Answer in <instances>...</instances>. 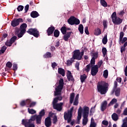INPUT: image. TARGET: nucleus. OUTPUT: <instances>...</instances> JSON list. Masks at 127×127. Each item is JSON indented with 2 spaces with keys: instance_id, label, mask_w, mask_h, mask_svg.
<instances>
[{
  "instance_id": "1",
  "label": "nucleus",
  "mask_w": 127,
  "mask_h": 127,
  "mask_svg": "<svg viewBox=\"0 0 127 127\" xmlns=\"http://www.w3.org/2000/svg\"><path fill=\"white\" fill-rule=\"evenodd\" d=\"M55 97L54 98L52 105L53 107L54 110H56L58 112H61L62 111V107L63 106V103L60 102V103H58V101H62L63 97H62V95H57L55 96Z\"/></svg>"
},
{
  "instance_id": "2",
  "label": "nucleus",
  "mask_w": 127,
  "mask_h": 127,
  "mask_svg": "<svg viewBox=\"0 0 127 127\" xmlns=\"http://www.w3.org/2000/svg\"><path fill=\"white\" fill-rule=\"evenodd\" d=\"M109 83L106 82L105 81L99 82L97 84L98 92L101 95L107 94V92L109 90Z\"/></svg>"
},
{
  "instance_id": "3",
  "label": "nucleus",
  "mask_w": 127,
  "mask_h": 127,
  "mask_svg": "<svg viewBox=\"0 0 127 127\" xmlns=\"http://www.w3.org/2000/svg\"><path fill=\"white\" fill-rule=\"evenodd\" d=\"M64 86V79L61 78L59 80V85L56 88V91L54 92V96H57V95H61V92Z\"/></svg>"
},
{
  "instance_id": "4",
  "label": "nucleus",
  "mask_w": 127,
  "mask_h": 127,
  "mask_svg": "<svg viewBox=\"0 0 127 127\" xmlns=\"http://www.w3.org/2000/svg\"><path fill=\"white\" fill-rule=\"evenodd\" d=\"M113 23L115 25H120L123 22V19L117 16V12H114L111 15Z\"/></svg>"
},
{
  "instance_id": "5",
  "label": "nucleus",
  "mask_w": 127,
  "mask_h": 127,
  "mask_svg": "<svg viewBox=\"0 0 127 127\" xmlns=\"http://www.w3.org/2000/svg\"><path fill=\"white\" fill-rule=\"evenodd\" d=\"M73 53L72 58L74 60H81L84 56V51L80 52V50H75Z\"/></svg>"
},
{
  "instance_id": "6",
  "label": "nucleus",
  "mask_w": 127,
  "mask_h": 127,
  "mask_svg": "<svg viewBox=\"0 0 127 127\" xmlns=\"http://www.w3.org/2000/svg\"><path fill=\"white\" fill-rule=\"evenodd\" d=\"M74 110V107H72L69 110H68L67 112H64V118L65 121H67L68 124L72 121V113Z\"/></svg>"
},
{
  "instance_id": "7",
  "label": "nucleus",
  "mask_w": 127,
  "mask_h": 127,
  "mask_svg": "<svg viewBox=\"0 0 127 127\" xmlns=\"http://www.w3.org/2000/svg\"><path fill=\"white\" fill-rule=\"evenodd\" d=\"M27 33L30 34V35H33L34 37L38 38L39 37V31L36 28H30L27 31Z\"/></svg>"
},
{
  "instance_id": "8",
  "label": "nucleus",
  "mask_w": 127,
  "mask_h": 127,
  "mask_svg": "<svg viewBox=\"0 0 127 127\" xmlns=\"http://www.w3.org/2000/svg\"><path fill=\"white\" fill-rule=\"evenodd\" d=\"M21 22H23V19L21 18H19L18 19L15 18L11 21V25L12 27H16V26L19 25V23Z\"/></svg>"
},
{
  "instance_id": "9",
  "label": "nucleus",
  "mask_w": 127,
  "mask_h": 127,
  "mask_svg": "<svg viewBox=\"0 0 127 127\" xmlns=\"http://www.w3.org/2000/svg\"><path fill=\"white\" fill-rule=\"evenodd\" d=\"M22 125L25 127H35L34 122H31L30 121H27L24 119L22 120Z\"/></svg>"
},
{
  "instance_id": "10",
  "label": "nucleus",
  "mask_w": 127,
  "mask_h": 127,
  "mask_svg": "<svg viewBox=\"0 0 127 127\" xmlns=\"http://www.w3.org/2000/svg\"><path fill=\"white\" fill-rule=\"evenodd\" d=\"M49 115V116L45 119V125L46 127H50L52 124V123L51 122V118L50 117L52 116V114L50 113Z\"/></svg>"
},
{
  "instance_id": "11",
  "label": "nucleus",
  "mask_w": 127,
  "mask_h": 127,
  "mask_svg": "<svg viewBox=\"0 0 127 127\" xmlns=\"http://www.w3.org/2000/svg\"><path fill=\"white\" fill-rule=\"evenodd\" d=\"M99 72V68L98 65H93L91 66V74L92 76H96L97 73Z\"/></svg>"
},
{
  "instance_id": "12",
  "label": "nucleus",
  "mask_w": 127,
  "mask_h": 127,
  "mask_svg": "<svg viewBox=\"0 0 127 127\" xmlns=\"http://www.w3.org/2000/svg\"><path fill=\"white\" fill-rule=\"evenodd\" d=\"M108 108V102L107 101H104L102 103L100 107L101 112H105Z\"/></svg>"
},
{
  "instance_id": "13",
  "label": "nucleus",
  "mask_w": 127,
  "mask_h": 127,
  "mask_svg": "<svg viewBox=\"0 0 127 127\" xmlns=\"http://www.w3.org/2000/svg\"><path fill=\"white\" fill-rule=\"evenodd\" d=\"M89 111H90L89 107H84L83 110V117H89Z\"/></svg>"
},
{
  "instance_id": "14",
  "label": "nucleus",
  "mask_w": 127,
  "mask_h": 127,
  "mask_svg": "<svg viewBox=\"0 0 127 127\" xmlns=\"http://www.w3.org/2000/svg\"><path fill=\"white\" fill-rule=\"evenodd\" d=\"M82 118V108L81 107L79 108L78 110V116H77V122L76 124L79 125L80 124V120Z\"/></svg>"
},
{
  "instance_id": "15",
  "label": "nucleus",
  "mask_w": 127,
  "mask_h": 127,
  "mask_svg": "<svg viewBox=\"0 0 127 127\" xmlns=\"http://www.w3.org/2000/svg\"><path fill=\"white\" fill-rule=\"evenodd\" d=\"M54 30H55V27H54V26H51L49 27L47 30V33L48 36H50L51 34H53Z\"/></svg>"
},
{
  "instance_id": "16",
  "label": "nucleus",
  "mask_w": 127,
  "mask_h": 127,
  "mask_svg": "<svg viewBox=\"0 0 127 127\" xmlns=\"http://www.w3.org/2000/svg\"><path fill=\"white\" fill-rule=\"evenodd\" d=\"M66 76L68 81H74V78L73 77V75H72L71 71L67 70Z\"/></svg>"
},
{
  "instance_id": "17",
  "label": "nucleus",
  "mask_w": 127,
  "mask_h": 127,
  "mask_svg": "<svg viewBox=\"0 0 127 127\" xmlns=\"http://www.w3.org/2000/svg\"><path fill=\"white\" fill-rule=\"evenodd\" d=\"M113 127H118L117 124H114L113 126ZM121 127H127V117L125 118L123 120V123Z\"/></svg>"
},
{
  "instance_id": "18",
  "label": "nucleus",
  "mask_w": 127,
  "mask_h": 127,
  "mask_svg": "<svg viewBox=\"0 0 127 127\" xmlns=\"http://www.w3.org/2000/svg\"><path fill=\"white\" fill-rule=\"evenodd\" d=\"M71 33L72 32H69L64 34V36L63 38L64 41H68V40L70 38V36H71Z\"/></svg>"
},
{
  "instance_id": "19",
  "label": "nucleus",
  "mask_w": 127,
  "mask_h": 127,
  "mask_svg": "<svg viewBox=\"0 0 127 127\" xmlns=\"http://www.w3.org/2000/svg\"><path fill=\"white\" fill-rule=\"evenodd\" d=\"M27 28V24L26 23H23L20 26L19 30H21L24 32H26V28Z\"/></svg>"
},
{
  "instance_id": "20",
  "label": "nucleus",
  "mask_w": 127,
  "mask_h": 127,
  "mask_svg": "<svg viewBox=\"0 0 127 127\" xmlns=\"http://www.w3.org/2000/svg\"><path fill=\"white\" fill-rule=\"evenodd\" d=\"M30 15L31 17H33V18H36V17H38V16H39V13H38L36 11H33L31 12Z\"/></svg>"
},
{
  "instance_id": "21",
  "label": "nucleus",
  "mask_w": 127,
  "mask_h": 127,
  "mask_svg": "<svg viewBox=\"0 0 127 127\" xmlns=\"http://www.w3.org/2000/svg\"><path fill=\"white\" fill-rule=\"evenodd\" d=\"M17 32V36L18 38H21V37H22V36H23L25 34V32H23V31H21V30H18Z\"/></svg>"
},
{
  "instance_id": "22",
  "label": "nucleus",
  "mask_w": 127,
  "mask_h": 127,
  "mask_svg": "<svg viewBox=\"0 0 127 127\" xmlns=\"http://www.w3.org/2000/svg\"><path fill=\"white\" fill-rule=\"evenodd\" d=\"M94 34L96 36H99V35H101V34H102V31H101V29L99 28L95 29Z\"/></svg>"
},
{
  "instance_id": "23",
  "label": "nucleus",
  "mask_w": 127,
  "mask_h": 127,
  "mask_svg": "<svg viewBox=\"0 0 127 127\" xmlns=\"http://www.w3.org/2000/svg\"><path fill=\"white\" fill-rule=\"evenodd\" d=\"M79 104V94H77L75 98L74 99V101L73 102V106H78Z\"/></svg>"
},
{
  "instance_id": "24",
  "label": "nucleus",
  "mask_w": 127,
  "mask_h": 127,
  "mask_svg": "<svg viewBox=\"0 0 127 127\" xmlns=\"http://www.w3.org/2000/svg\"><path fill=\"white\" fill-rule=\"evenodd\" d=\"M112 119L114 122H117L119 120V115L116 113L112 115Z\"/></svg>"
},
{
  "instance_id": "25",
  "label": "nucleus",
  "mask_w": 127,
  "mask_h": 127,
  "mask_svg": "<svg viewBox=\"0 0 127 127\" xmlns=\"http://www.w3.org/2000/svg\"><path fill=\"white\" fill-rule=\"evenodd\" d=\"M58 73L60 74V75H62L63 77L65 76V70L61 67L58 68Z\"/></svg>"
},
{
  "instance_id": "26",
  "label": "nucleus",
  "mask_w": 127,
  "mask_h": 127,
  "mask_svg": "<svg viewBox=\"0 0 127 127\" xmlns=\"http://www.w3.org/2000/svg\"><path fill=\"white\" fill-rule=\"evenodd\" d=\"M74 19H75V17L71 16L67 20V22L69 23V24H70V25H74Z\"/></svg>"
},
{
  "instance_id": "27",
  "label": "nucleus",
  "mask_w": 127,
  "mask_h": 127,
  "mask_svg": "<svg viewBox=\"0 0 127 127\" xmlns=\"http://www.w3.org/2000/svg\"><path fill=\"white\" fill-rule=\"evenodd\" d=\"M41 120H42V117L39 115H36V124L37 125H40L41 124Z\"/></svg>"
},
{
  "instance_id": "28",
  "label": "nucleus",
  "mask_w": 127,
  "mask_h": 127,
  "mask_svg": "<svg viewBox=\"0 0 127 127\" xmlns=\"http://www.w3.org/2000/svg\"><path fill=\"white\" fill-rule=\"evenodd\" d=\"M74 98H75V93H71L69 97L70 104H73V102H74Z\"/></svg>"
},
{
  "instance_id": "29",
  "label": "nucleus",
  "mask_w": 127,
  "mask_h": 127,
  "mask_svg": "<svg viewBox=\"0 0 127 127\" xmlns=\"http://www.w3.org/2000/svg\"><path fill=\"white\" fill-rule=\"evenodd\" d=\"M74 60L75 59H74L72 57L70 60H68L66 61V64L67 65V66H71L73 62H74Z\"/></svg>"
},
{
  "instance_id": "30",
  "label": "nucleus",
  "mask_w": 127,
  "mask_h": 127,
  "mask_svg": "<svg viewBox=\"0 0 127 127\" xmlns=\"http://www.w3.org/2000/svg\"><path fill=\"white\" fill-rule=\"evenodd\" d=\"M88 116H83L82 125L83 126H86L88 124Z\"/></svg>"
},
{
  "instance_id": "31",
  "label": "nucleus",
  "mask_w": 127,
  "mask_h": 127,
  "mask_svg": "<svg viewBox=\"0 0 127 127\" xmlns=\"http://www.w3.org/2000/svg\"><path fill=\"white\" fill-rule=\"evenodd\" d=\"M118 102V100L116 98H113L109 103V104H108V106L110 107L111 106H113V105H114V104H116L117 102Z\"/></svg>"
},
{
  "instance_id": "32",
  "label": "nucleus",
  "mask_w": 127,
  "mask_h": 127,
  "mask_svg": "<svg viewBox=\"0 0 127 127\" xmlns=\"http://www.w3.org/2000/svg\"><path fill=\"white\" fill-rule=\"evenodd\" d=\"M78 31L81 34H83L84 33V27L82 24H79L78 26Z\"/></svg>"
},
{
  "instance_id": "33",
  "label": "nucleus",
  "mask_w": 127,
  "mask_h": 127,
  "mask_svg": "<svg viewBox=\"0 0 127 127\" xmlns=\"http://www.w3.org/2000/svg\"><path fill=\"white\" fill-rule=\"evenodd\" d=\"M87 79V75L85 74L80 75V81L81 83L85 82V80Z\"/></svg>"
},
{
  "instance_id": "34",
  "label": "nucleus",
  "mask_w": 127,
  "mask_h": 127,
  "mask_svg": "<svg viewBox=\"0 0 127 127\" xmlns=\"http://www.w3.org/2000/svg\"><path fill=\"white\" fill-rule=\"evenodd\" d=\"M44 58H51L52 57L51 53L50 52H47L43 56Z\"/></svg>"
},
{
  "instance_id": "35",
  "label": "nucleus",
  "mask_w": 127,
  "mask_h": 127,
  "mask_svg": "<svg viewBox=\"0 0 127 127\" xmlns=\"http://www.w3.org/2000/svg\"><path fill=\"white\" fill-rule=\"evenodd\" d=\"M61 31L63 34H66L67 32V28L65 26H63L61 29Z\"/></svg>"
},
{
  "instance_id": "36",
  "label": "nucleus",
  "mask_w": 127,
  "mask_h": 127,
  "mask_svg": "<svg viewBox=\"0 0 127 127\" xmlns=\"http://www.w3.org/2000/svg\"><path fill=\"white\" fill-rule=\"evenodd\" d=\"M109 76V71L108 69H106L103 71V77L107 79Z\"/></svg>"
},
{
  "instance_id": "37",
  "label": "nucleus",
  "mask_w": 127,
  "mask_h": 127,
  "mask_svg": "<svg viewBox=\"0 0 127 127\" xmlns=\"http://www.w3.org/2000/svg\"><path fill=\"white\" fill-rule=\"evenodd\" d=\"M59 35H60V32L59 30L56 29L54 32V36L55 37H59Z\"/></svg>"
},
{
  "instance_id": "38",
  "label": "nucleus",
  "mask_w": 127,
  "mask_h": 127,
  "mask_svg": "<svg viewBox=\"0 0 127 127\" xmlns=\"http://www.w3.org/2000/svg\"><path fill=\"white\" fill-rule=\"evenodd\" d=\"M100 3L101 5H102V6H104V7H107V6H108V3H107V2H106L105 0H101L100 1Z\"/></svg>"
},
{
  "instance_id": "39",
  "label": "nucleus",
  "mask_w": 127,
  "mask_h": 127,
  "mask_svg": "<svg viewBox=\"0 0 127 127\" xmlns=\"http://www.w3.org/2000/svg\"><path fill=\"white\" fill-rule=\"evenodd\" d=\"M107 42H108V38L107 35H105L104 37L102 39V43L104 45L107 44Z\"/></svg>"
},
{
  "instance_id": "40",
  "label": "nucleus",
  "mask_w": 127,
  "mask_h": 127,
  "mask_svg": "<svg viewBox=\"0 0 127 127\" xmlns=\"http://www.w3.org/2000/svg\"><path fill=\"white\" fill-rule=\"evenodd\" d=\"M28 112L29 114H30L31 115H34V114H36V111L34 110V109L28 108Z\"/></svg>"
},
{
  "instance_id": "41",
  "label": "nucleus",
  "mask_w": 127,
  "mask_h": 127,
  "mask_svg": "<svg viewBox=\"0 0 127 127\" xmlns=\"http://www.w3.org/2000/svg\"><path fill=\"white\" fill-rule=\"evenodd\" d=\"M36 116L37 115L32 116L31 118L28 121L34 123V121L36 120Z\"/></svg>"
},
{
  "instance_id": "42",
  "label": "nucleus",
  "mask_w": 127,
  "mask_h": 127,
  "mask_svg": "<svg viewBox=\"0 0 127 127\" xmlns=\"http://www.w3.org/2000/svg\"><path fill=\"white\" fill-rule=\"evenodd\" d=\"M96 59H93L92 58L91 60V61H90V63L89 64L92 67L93 66H95V63L96 62Z\"/></svg>"
},
{
  "instance_id": "43",
  "label": "nucleus",
  "mask_w": 127,
  "mask_h": 127,
  "mask_svg": "<svg viewBox=\"0 0 127 127\" xmlns=\"http://www.w3.org/2000/svg\"><path fill=\"white\" fill-rule=\"evenodd\" d=\"M74 24H75L76 25L80 24V20L76 17H74V20L73 21V25Z\"/></svg>"
},
{
  "instance_id": "44",
  "label": "nucleus",
  "mask_w": 127,
  "mask_h": 127,
  "mask_svg": "<svg viewBox=\"0 0 127 127\" xmlns=\"http://www.w3.org/2000/svg\"><path fill=\"white\" fill-rule=\"evenodd\" d=\"M121 93V88H117L115 90V95L117 97H119L120 96V94Z\"/></svg>"
},
{
  "instance_id": "45",
  "label": "nucleus",
  "mask_w": 127,
  "mask_h": 127,
  "mask_svg": "<svg viewBox=\"0 0 127 127\" xmlns=\"http://www.w3.org/2000/svg\"><path fill=\"white\" fill-rule=\"evenodd\" d=\"M92 54V59H97L98 58V52L93 53Z\"/></svg>"
},
{
  "instance_id": "46",
  "label": "nucleus",
  "mask_w": 127,
  "mask_h": 127,
  "mask_svg": "<svg viewBox=\"0 0 127 127\" xmlns=\"http://www.w3.org/2000/svg\"><path fill=\"white\" fill-rule=\"evenodd\" d=\"M91 67L92 68V66L89 64H88L86 65V67L84 70L86 71L87 73H89V72H90V69Z\"/></svg>"
},
{
  "instance_id": "47",
  "label": "nucleus",
  "mask_w": 127,
  "mask_h": 127,
  "mask_svg": "<svg viewBox=\"0 0 127 127\" xmlns=\"http://www.w3.org/2000/svg\"><path fill=\"white\" fill-rule=\"evenodd\" d=\"M103 24L104 28L105 29L108 28V21L106 20H104L103 21Z\"/></svg>"
},
{
  "instance_id": "48",
  "label": "nucleus",
  "mask_w": 127,
  "mask_h": 127,
  "mask_svg": "<svg viewBox=\"0 0 127 127\" xmlns=\"http://www.w3.org/2000/svg\"><path fill=\"white\" fill-rule=\"evenodd\" d=\"M124 36H125V33L124 32H121L120 33L119 41H122L123 38H124Z\"/></svg>"
},
{
  "instance_id": "49",
  "label": "nucleus",
  "mask_w": 127,
  "mask_h": 127,
  "mask_svg": "<svg viewBox=\"0 0 127 127\" xmlns=\"http://www.w3.org/2000/svg\"><path fill=\"white\" fill-rule=\"evenodd\" d=\"M102 51L103 57H106V55L107 54V48H103Z\"/></svg>"
},
{
  "instance_id": "50",
  "label": "nucleus",
  "mask_w": 127,
  "mask_h": 127,
  "mask_svg": "<svg viewBox=\"0 0 127 127\" xmlns=\"http://www.w3.org/2000/svg\"><path fill=\"white\" fill-rule=\"evenodd\" d=\"M17 39V37L16 36H13L10 40V41L11 42V43H14V42H15V40Z\"/></svg>"
},
{
  "instance_id": "51",
  "label": "nucleus",
  "mask_w": 127,
  "mask_h": 127,
  "mask_svg": "<svg viewBox=\"0 0 127 127\" xmlns=\"http://www.w3.org/2000/svg\"><path fill=\"white\" fill-rule=\"evenodd\" d=\"M23 8H24V7L21 5H19L17 7L18 11H22V10H23Z\"/></svg>"
},
{
  "instance_id": "52",
  "label": "nucleus",
  "mask_w": 127,
  "mask_h": 127,
  "mask_svg": "<svg viewBox=\"0 0 127 127\" xmlns=\"http://www.w3.org/2000/svg\"><path fill=\"white\" fill-rule=\"evenodd\" d=\"M6 66L7 68H9V69H10V68H11V67H12V64L11 63H10V62H8L6 64Z\"/></svg>"
},
{
  "instance_id": "53",
  "label": "nucleus",
  "mask_w": 127,
  "mask_h": 127,
  "mask_svg": "<svg viewBox=\"0 0 127 127\" xmlns=\"http://www.w3.org/2000/svg\"><path fill=\"white\" fill-rule=\"evenodd\" d=\"M5 44L6 46H9V47H10V46L12 45V44L11 43V42L10 41V40L6 41Z\"/></svg>"
},
{
  "instance_id": "54",
  "label": "nucleus",
  "mask_w": 127,
  "mask_h": 127,
  "mask_svg": "<svg viewBox=\"0 0 127 127\" xmlns=\"http://www.w3.org/2000/svg\"><path fill=\"white\" fill-rule=\"evenodd\" d=\"M45 115V110H44V109L42 110L41 112L39 113V116H40L41 117H42Z\"/></svg>"
},
{
  "instance_id": "55",
  "label": "nucleus",
  "mask_w": 127,
  "mask_h": 127,
  "mask_svg": "<svg viewBox=\"0 0 127 127\" xmlns=\"http://www.w3.org/2000/svg\"><path fill=\"white\" fill-rule=\"evenodd\" d=\"M127 37L123 38V39H122V40L121 41H119L120 44H121V43H122V44H124V43H125V42H126V41H127Z\"/></svg>"
},
{
  "instance_id": "56",
  "label": "nucleus",
  "mask_w": 127,
  "mask_h": 127,
  "mask_svg": "<svg viewBox=\"0 0 127 127\" xmlns=\"http://www.w3.org/2000/svg\"><path fill=\"white\" fill-rule=\"evenodd\" d=\"M6 47L5 46H3L1 48V52L3 54L4 52H5V50H6Z\"/></svg>"
},
{
  "instance_id": "57",
  "label": "nucleus",
  "mask_w": 127,
  "mask_h": 127,
  "mask_svg": "<svg viewBox=\"0 0 127 127\" xmlns=\"http://www.w3.org/2000/svg\"><path fill=\"white\" fill-rule=\"evenodd\" d=\"M103 64V61H99L96 65L97 66L98 68H101V66H102V64Z\"/></svg>"
},
{
  "instance_id": "58",
  "label": "nucleus",
  "mask_w": 127,
  "mask_h": 127,
  "mask_svg": "<svg viewBox=\"0 0 127 127\" xmlns=\"http://www.w3.org/2000/svg\"><path fill=\"white\" fill-rule=\"evenodd\" d=\"M53 121V124H56V123L58 122V120H57V116L56 115L54 116Z\"/></svg>"
},
{
  "instance_id": "59",
  "label": "nucleus",
  "mask_w": 127,
  "mask_h": 127,
  "mask_svg": "<svg viewBox=\"0 0 127 127\" xmlns=\"http://www.w3.org/2000/svg\"><path fill=\"white\" fill-rule=\"evenodd\" d=\"M102 125H103V126H106L107 127V126H108V125H109V122H108L107 121H106V120H103L102 122Z\"/></svg>"
},
{
  "instance_id": "60",
  "label": "nucleus",
  "mask_w": 127,
  "mask_h": 127,
  "mask_svg": "<svg viewBox=\"0 0 127 127\" xmlns=\"http://www.w3.org/2000/svg\"><path fill=\"white\" fill-rule=\"evenodd\" d=\"M20 105L21 107H24V106L26 105V102H25V101L23 100L20 102Z\"/></svg>"
},
{
  "instance_id": "61",
  "label": "nucleus",
  "mask_w": 127,
  "mask_h": 127,
  "mask_svg": "<svg viewBox=\"0 0 127 127\" xmlns=\"http://www.w3.org/2000/svg\"><path fill=\"white\" fill-rule=\"evenodd\" d=\"M79 66H80V63L76 62L75 64V67L77 69V70H78V71L79 70Z\"/></svg>"
},
{
  "instance_id": "62",
  "label": "nucleus",
  "mask_w": 127,
  "mask_h": 127,
  "mask_svg": "<svg viewBox=\"0 0 127 127\" xmlns=\"http://www.w3.org/2000/svg\"><path fill=\"white\" fill-rule=\"evenodd\" d=\"M123 109H118L116 111V113L117 115H120L121 114H122V110Z\"/></svg>"
},
{
  "instance_id": "63",
  "label": "nucleus",
  "mask_w": 127,
  "mask_h": 127,
  "mask_svg": "<svg viewBox=\"0 0 127 127\" xmlns=\"http://www.w3.org/2000/svg\"><path fill=\"white\" fill-rule=\"evenodd\" d=\"M58 64H57L56 62L52 63V67L53 69H55L56 66H58Z\"/></svg>"
},
{
  "instance_id": "64",
  "label": "nucleus",
  "mask_w": 127,
  "mask_h": 127,
  "mask_svg": "<svg viewBox=\"0 0 127 127\" xmlns=\"http://www.w3.org/2000/svg\"><path fill=\"white\" fill-rule=\"evenodd\" d=\"M123 115L124 116H127V107L125 109L123 112Z\"/></svg>"
}]
</instances>
